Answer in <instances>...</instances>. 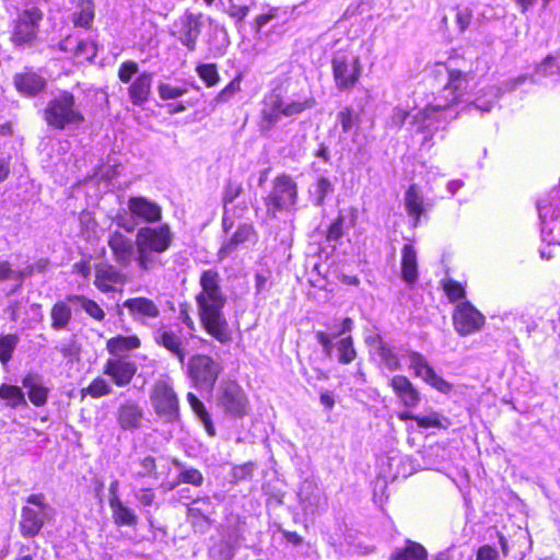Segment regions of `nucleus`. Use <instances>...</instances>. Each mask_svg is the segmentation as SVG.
Listing matches in <instances>:
<instances>
[{
    "instance_id": "43",
    "label": "nucleus",
    "mask_w": 560,
    "mask_h": 560,
    "mask_svg": "<svg viewBox=\"0 0 560 560\" xmlns=\"http://www.w3.org/2000/svg\"><path fill=\"white\" fill-rule=\"evenodd\" d=\"M235 545L231 538H224L213 545L210 550V557L214 560H232L235 555Z\"/></svg>"
},
{
    "instance_id": "46",
    "label": "nucleus",
    "mask_w": 560,
    "mask_h": 560,
    "mask_svg": "<svg viewBox=\"0 0 560 560\" xmlns=\"http://www.w3.org/2000/svg\"><path fill=\"white\" fill-rule=\"evenodd\" d=\"M316 206H323L326 197L334 191L332 183L324 176L317 178L311 190Z\"/></svg>"
},
{
    "instance_id": "26",
    "label": "nucleus",
    "mask_w": 560,
    "mask_h": 560,
    "mask_svg": "<svg viewBox=\"0 0 560 560\" xmlns=\"http://www.w3.org/2000/svg\"><path fill=\"white\" fill-rule=\"evenodd\" d=\"M152 79L153 74L144 71L130 84L128 94L133 105L141 106L148 102L151 93Z\"/></svg>"
},
{
    "instance_id": "33",
    "label": "nucleus",
    "mask_w": 560,
    "mask_h": 560,
    "mask_svg": "<svg viewBox=\"0 0 560 560\" xmlns=\"http://www.w3.org/2000/svg\"><path fill=\"white\" fill-rule=\"evenodd\" d=\"M200 34V22L199 19L194 14L185 16L183 22V30L179 35V42L194 51L196 49L197 38Z\"/></svg>"
},
{
    "instance_id": "23",
    "label": "nucleus",
    "mask_w": 560,
    "mask_h": 560,
    "mask_svg": "<svg viewBox=\"0 0 560 560\" xmlns=\"http://www.w3.org/2000/svg\"><path fill=\"white\" fill-rule=\"evenodd\" d=\"M303 510L307 514H315L327 505V498L324 492L312 482H303L299 492Z\"/></svg>"
},
{
    "instance_id": "34",
    "label": "nucleus",
    "mask_w": 560,
    "mask_h": 560,
    "mask_svg": "<svg viewBox=\"0 0 560 560\" xmlns=\"http://www.w3.org/2000/svg\"><path fill=\"white\" fill-rule=\"evenodd\" d=\"M140 347L137 336H116L107 340L106 348L110 354L117 355Z\"/></svg>"
},
{
    "instance_id": "13",
    "label": "nucleus",
    "mask_w": 560,
    "mask_h": 560,
    "mask_svg": "<svg viewBox=\"0 0 560 560\" xmlns=\"http://www.w3.org/2000/svg\"><path fill=\"white\" fill-rule=\"evenodd\" d=\"M221 370V365L206 354H195L188 362V375L200 389H211Z\"/></svg>"
},
{
    "instance_id": "37",
    "label": "nucleus",
    "mask_w": 560,
    "mask_h": 560,
    "mask_svg": "<svg viewBox=\"0 0 560 560\" xmlns=\"http://www.w3.org/2000/svg\"><path fill=\"white\" fill-rule=\"evenodd\" d=\"M67 301L72 304H79L88 315L98 322L105 318V312L102 307L95 301L84 295L71 294L67 296Z\"/></svg>"
},
{
    "instance_id": "47",
    "label": "nucleus",
    "mask_w": 560,
    "mask_h": 560,
    "mask_svg": "<svg viewBox=\"0 0 560 560\" xmlns=\"http://www.w3.org/2000/svg\"><path fill=\"white\" fill-rule=\"evenodd\" d=\"M196 72L209 88L217 85L220 81V74L214 63H200L196 67Z\"/></svg>"
},
{
    "instance_id": "56",
    "label": "nucleus",
    "mask_w": 560,
    "mask_h": 560,
    "mask_svg": "<svg viewBox=\"0 0 560 560\" xmlns=\"http://www.w3.org/2000/svg\"><path fill=\"white\" fill-rule=\"evenodd\" d=\"M139 71L138 63L132 60L124 61L118 68V78L121 82L128 83Z\"/></svg>"
},
{
    "instance_id": "48",
    "label": "nucleus",
    "mask_w": 560,
    "mask_h": 560,
    "mask_svg": "<svg viewBox=\"0 0 560 560\" xmlns=\"http://www.w3.org/2000/svg\"><path fill=\"white\" fill-rule=\"evenodd\" d=\"M19 337L9 334L0 337V361L7 363L12 358V353L19 343Z\"/></svg>"
},
{
    "instance_id": "20",
    "label": "nucleus",
    "mask_w": 560,
    "mask_h": 560,
    "mask_svg": "<svg viewBox=\"0 0 560 560\" xmlns=\"http://www.w3.org/2000/svg\"><path fill=\"white\" fill-rule=\"evenodd\" d=\"M126 280V275L110 264L101 262L95 267L94 285L104 293L115 291V285H122Z\"/></svg>"
},
{
    "instance_id": "60",
    "label": "nucleus",
    "mask_w": 560,
    "mask_h": 560,
    "mask_svg": "<svg viewBox=\"0 0 560 560\" xmlns=\"http://www.w3.org/2000/svg\"><path fill=\"white\" fill-rule=\"evenodd\" d=\"M254 464L253 463H245L243 465H240V466H235L233 468V478L236 480V481H241V480H245V479H248L252 477L253 475V471H254Z\"/></svg>"
},
{
    "instance_id": "19",
    "label": "nucleus",
    "mask_w": 560,
    "mask_h": 560,
    "mask_svg": "<svg viewBox=\"0 0 560 560\" xmlns=\"http://www.w3.org/2000/svg\"><path fill=\"white\" fill-rule=\"evenodd\" d=\"M107 244L110 248L114 260L118 265L127 267L131 264L133 258L136 259L135 241L121 232L115 231L110 233Z\"/></svg>"
},
{
    "instance_id": "10",
    "label": "nucleus",
    "mask_w": 560,
    "mask_h": 560,
    "mask_svg": "<svg viewBox=\"0 0 560 560\" xmlns=\"http://www.w3.org/2000/svg\"><path fill=\"white\" fill-rule=\"evenodd\" d=\"M331 67L336 88L340 91L351 90L361 77L360 57L352 51H336L331 59Z\"/></svg>"
},
{
    "instance_id": "45",
    "label": "nucleus",
    "mask_w": 560,
    "mask_h": 560,
    "mask_svg": "<svg viewBox=\"0 0 560 560\" xmlns=\"http://www.w3.org/2000/svg\"><path fill=\"white\" fill-rule=\"evenodd\" d=\"M211 514V502L209 498L198 499L192 502V505L188 508V517L195 522L197 520H203L209 522V515Z\"/></svg>"
},
{
    "instance_id": "57",
    "label": "nucleus",
    "mask_w": 560,
    "mask_h": 560,
    "mask_svg": "<svg viewBox=\"0 0 560 560\" xmlns=\"http://www.w3.org/2000/svg\"><path fill=\"white\" fill-rule=\"evenodd\" d=\"M255 232L250 224H242L237 228L235 233L232 235L231 240L237 244H244L245 242L250 241L254 236Z\"/></svg>"
},
{
    "instance_id": "8",
    "label": "nucleus",
    "mask_w": 560,
    "mask_h": 560,
    "mask_svg": "<svg viewBox=\"0 0 560 560\" xmlns=\"http://www.w3.org/2000/svg\"><path fill=\"white\" fill-rule=\"evenodd\" d=\"M21 512L20 530L24 537L36 536L44 523L54 515V509L45 503V497L42 493L31 494Z\"/></svg>"
},
{
    "instance_id": "4",
    "label": "nucleus",
    "mask_w": 560,
    "mask_h": 560,
    "mask_svg": "<svg viewBox=\"0 0 560 560\" xmlns=\"http://www.w3.org/2000/svg\"><path fill=\"white\" fill-rule=\"evenodd\" d=\"M129 218L119 215L117 225L127 233L136 231L139 224L152 225L159 223L163 217L162 207L154 200L144 196H131L127 201Z\"/></svg>"
},
{
    "instance_id": "25",
    "label": "nucleus",
    "mask_w": 560,
    "mask_h": 560,
    "mask_svg": "<svg viewBox=\"0 0 560 560\" xmlns=\"http://www.w3.org/2000/svg\"><path fill=\"white\" fill-rule=\"evenodd\" d=\"M60 49L65 51H71L78 58L85 60H92L97 54V45L94 40L78 39L72 36L67 37L60 43Z\"/></svg>"
},
{
    "instance_id": "40",
    "label": "nucleus",
    "mask_w": 560,
    "mask_h": 560,
    "mask_svg": "<svg viewBox=\"0 0 560 560\" xmlns=\"http://www.w3.org/2000/svg\"><path fill=\"white\" fill-rule=\"evenodd\" d=\"M0 399L5 400L7 406L18 408L26 406V399L22 389L14 385L1 384L0 385Z\"/></svg>"
},
{
    "instance_id": "38",
    "label": "nucleus",
    "mask_w": 560,
    "mask_h": 560,
    "mask_svg": "<svg viewBox=\"0 0 560 560\" xmlns=\"http://www.w3.org/2000/svg\"><path fill=\"white\" fill-rule=\"evenodd\" d=\"M187 401L189 402L194 412L198 416L199 420L205 425L207 433L209 435L213 436L215 434L214 425L211 421V417L208 413L203 402L201 400H199V398L192 393H188Z\"/></svg>"
},
{
    "instance_id": "35",
    "label": "nucleus",
    "mask_w": 560,
    "mask_h": 560,
    "mask_svg": "<svg viewBox=\"0 0 560 560\" xmlns=\"http://www.w3.org/2000/svg\"><path fill=\"white\" fill-rule=\"evenodd\" d=\"M51 328L55 330L66 329L71 320L72 313L66 302H57L50 311Z\"/></svg>"
},
{
    "instance_id": "31",
    "label": "nucleus",
    "mask_w": 560,
    "mask_h": 560,
    "mask_svg": "<svg viewBox=\"0 0 560 560\" xmlns=\"http://www.w3.org/2000/svg\"><path fill=\"white\" fill-rule=\"evenodd\" d=\"M109 508L113 513V520L119 526H135L138 523L136 512L125 505L119 498H109Z\"/></svg>"
},
{
    "instance_id": "50",
    "label": "nucleus",
    "mask_w": 560,
    "mask_h": 560,
    "mask_svg": "<svg viewBox=\"0 0 560 560\" xmlns=\"http://www.w3.org/2000/svg\"><path fill=\"white\" fill-rule=\"evenodd\" d=\"M417 423L420 428H446L448 421L438 412H431L427 416H418Z\"/></svg>"
},
{
    "instance_id": "27",
    "label": "nucleus",
    "mask_w": 560,
    "mask_h": 560,
    "mask_svg": "<svg viewBox=\"0 0 560 560\" xmlns=\"http://www.w3.org/2000/svg\"><path fill=\"white\" fill-rule=\"evenodd\" d=\"M22 385L27 389L28 399L33 405L40 407L47 402L49 388L44 386L39 374H27L22 380Z\"/></svg>"
},
{
    "instance_id": "58",
    "label": "nucleus",
    "mask_w": 560,
    "mask_h": 560,
    "mask_svg": "<svg viewBox=\"0 0 560 560\" xmlns=\"http://www.w3.org/2000/svg\"><path fill=\"white\" fill-rule=\"evenodd\" d=\"M409 116V112L401 106L394 107L392 115L387 120V125L392 127L400 128Z\"/></svg>"
},
{
    "instance_id": "1",
    "label": "nucleus",
    "mask_w": 560,
    "mask_h": 560,
    "mask_svg": "<svg viewBox=\"0 0 560 560\" xmlns=\"http://www.w3.org/2000/svg\"><path fill=\"white\" fill-rule=\"evenodd\" d=\"M199 284L201 290L195 300L200 323L215 340L226 343L231 340V330L223 313L228 299L219 272L213 269L202 271Z\"/></svg>"
},
{
    "instance_id": "53",
    "label": "nucleus",
    "mask_w": 560,
    "mask_h": 560,
    "mask_svg": "<svg viewBox=\"0 0 560 560\" xmlns=\"http://www.w3.org/2000/svg\"><path fill=\"white\" fill-rule=\"evenodd\" d=\"M337 120L341 125L342 131L349 132L351 128L357 124L358 116L351 107H345L338 113Z\"/></svg>"
},
{
    "instance_id": "14",
    "label": "nucleus",
    "mask_w": 560,
    "mask_h": 560,
    "mask_svg": "<svg viewBox=\"0 0 560 560\" xmlns=\"http://www.w3.org/2000/svg\"><path fill=\"white\" fill-rule=\"evenodd\" d=\"M485 320V316L468 301L457 304L453 314L454 328L460 336L479 331Z\"/></svg>"
},
{
    "instance_id": "41",
    "label": "nucleus",
    "mask_w": 560,
    "mask_h": 560,
    "mask_svg": "<svg viewBox=\"0 0 560 560\" xmlns=\"http://www.w3.org/2000/svg\"><path fill=\"white\" fill-rule=\"evenodd\" d=\"M94 19V3L92 0H80L78 11L73 13L75 26L89 27Z\"/></svg>"
},
{
    "instance_id": "29",
    "label": "nucleus",
    "mask_w": 560,
    "mask_h": 560,
    "mask_svg": "<svg viewBox=\"0 0 560 560\" xmlns=\"http://www.w3.org/2000/svg\"><path fill=\"white\" fill-rule=\"evenodd\" d=\"M14 84L18 91L27 96H34L45 88V80L34 73H20L14 77Z\"/></svg>"
},
{
    "instance_id": "28",
    "label": "nucleus",
    "mask_w": 560,
    "mask_h": 560,
    "mask_svg": "<svg viewBox=\"0 0 560 560\" xmlns=\"http://www.w3.org/2000/svg\"><path fill=\"white\" fill-rule=\"evenodd\" d=\"M405 207L407 213L412 217V226L417 228L420 217L424 213V199L417 185H411L405 194Z\"/></svg>"
},
{
    "instance_id": "54",
    "label": "nucleus",
    "mask_w": 560,
    "mask_h": 560,
    "mask_svg": "<svg viewBox=\"0 0 560 560\" xmlns=\"http://www.w3.org/2000/svg\"><path fill=\"white\" fill-rule=\"evenodd\" d=\"M443 289H444L447 298L452 302H455L459 299L465 298L464 287L459 282H457L453 279H448V280L444 281Z\"/></svg>"
},
{
    "instance_id": "42",
    "label": "nucleus",
    "mask_w": 560,
    "mask_h": 560,
    "mask_svg": "<svg viewBox=\"0 0 560 560\" xmlns=\"http://www.w3.org/2000/svg\"><path fill=\"white\" fill-rule=\"evenodd\" d=\"M336 350L340 364H350L357 358V351L351 336H346L338 340L336 342Z\"/></svg>"
},
{
    "instance_id": "16",
    "label": "nucleus",
    "mask_w": 560,
    "mask_h": 560,
    "mask_svg": "<svg viewBox=\"0 0 560 560\" xmlns=\"http://www.w3.org/2000/svg\"><path fill=\"white\" fill-rule=\"evenodd\" d=\"M408 358L410 369L413 370L417 377H421L425 383L442 393H446L451 389V385L434 372L423 354L417 351H409Z\"/></svg>"
},
{
    "instance_id": "18",
    "label": "nucleus",
    "mask_w": 560,
    "mask_h": 560,
    "mask_svg": "<svg viewBox=\"0 0 560 560\" xmlns=\"http://www.w3.org/2000/svg\"><path fill=\"white\" fill-rule=\"evenodd\" d=\"M153 338L159 346L164 347L184 364L187 352L184 347V338L180 334V329L176 331L166 325H162L154 330Z\"/></svg>"
},
{
    "instance_id": "39",
    "label": "nucleus",
    "mask_w": 560,
    "mask_h": 560,
    "mask_svg": "<svg viewBox=\"0 0 560 560\" xmlns=\"http://www.w3.org/2000/svg\"><path fill=\"white\" fill-rule=\"evenodd\" d=\"M390 560H427V550L418 542L408 541L392 556Z\"/></svg>"
},
{
    "instance_id": "3",
    "label": "nucleus",
    "mask_w": 560,
    "mask_h": 560,
    "mask_svg": "<svg viewBox=\"0 0 560 560\" xmlns=\"http://www.w3.org/2000/svg\"><path fill=\"white\" fill-rule=\"evenodd\" d=\"M469 82L467 74L459 70L448 72L447 83L441 91V95L435 104L428 105L413 117V124L430 128L439 121L444 112L453 104L463 100L467 93Z\"/></svg>"
},
{
    "instance_id": "15",
    "label": "nucleus",
    "mask_w": 560,
    "mask_h": 560,
    "mask_svg": "<svg viewBox=\"0 0 560 560\" xmlns=\"http://www.w3.org/2000/svg\"><path fill=\"white\" fill-rule=\"evenodd\" d=\"M526 79L527 78L525 75H520L516 79L505 81L503 83V88L492 85L480 90L479 95L469 105V112L472 109L480 110L481 113L490 112L503 92L515 90L518 85L523 84Z\"/></svg>"
},
{
    "instance_id": "52",
    "label": "nucleus",
    "mask_w": 560,
    "mask_h": 560,
    "mask_svg": "<svg viewBox=\"0 0 560 560\" xmlns=\"http://www.w3.org/2000/svg\"><path fill=\"white\" fill-rule=\"evenodd\" d=\"M140 469L133 472V478L140 479L144 477H149L155 474L156 464L155 458L151 455H148L139 460Z\"/></svg>"
},
{
    "instance_id": "17",
    "label": "nucleus",
    "mask_w": 560,
    "mask_h": 560,
    "mask_svg": "<svg viewBox=\"0 0 560 560\" xmlns=\"http://www.w3.org/2000/svg\"><path fill=\"white\" fill-rule=\"evenodd\" d=\"M136 372V363L121 355L108 359L103 368V373L110 377L118 387H125L130 384Z\"/></svg>"
},
{
    "instance_id": "11",
    "label": "nucleus",
    "mask_w": 560,
    "mask_h": 560,
    "mask_svg": "<svg viewBox=\"0 0 560 560\" xmlns=\"http://www.w3.org/2000/svg\"><path fill=\"white\" fill-rule=\"evenodd\" d=\"M42 20L43 12L38 8L23 10L13 23L12 43L20 47L31 46L37 38Z\"/></svg>"
},
{
    "instance_id": "2",
    "label": "nucleus",
    "mask_w": 560,
    "mask_h": 560,
    "mask_svg": "<svg viewBox=\"0 0 560 560\" xmlns=\"http://www.w3.org/2000/svg\"><path fill=\"white\" fill-rule=\"evenodd\" d=\"M174 242V233L168 223L156 226L142 225L135 237L136 264L140 271L151 272L164 266L162 255Z\"/></svg>"
},
{
    "instance_id": "59",
    "label": "nucleus",
    "mask_w": 560,
    "mask_h": 560,
    "mask_svg": "<svg viewBox=\"0 0 560 560\" xmlns=\"http://www.w3.org/2000/svg\"><path fill=\"white\" fill-rule=\"evenodd\" d=\"M179 478L183 482L190 483L194 486H201L203 482L202 474L198 469H187L180 472Z\"/></svg>"
},
{
    "instance_id": "9",
    "label": "nucleus",
    "mask_w": 560,
    "mask_h": 560,
    "mask_svg": "<svg viewBox=\"0 0 560 560\" xmlns=\"http://www.w3.org/2000/svg\"><path fill=\"white\" fill-rule=\"evenodd\" d=\"M298 201V185L285 174L277 176L272 189L265 198L267 214L275 218L278 212L290 211Z\"/></svg>"
},
{
    "instance_id": "44",
    "label": "nucleus",
    "mask_w": 560,
    "mask_h": 560,
    "mask_svg": "<svg viewBox=\"0 0 560 560\" xmlns=\"http://www.w3.org/2000/svg\"><path fill=\"white\" fill-rule=\"evenodd\" d=\"M539 219L542 224V232L547 230L549 220L558 221L560 220V208L559 206L553 207V205L548 200H540L537 203Z\"/></svg>"
},
{
    "instance_id": "5",
    "label": "nucleus",
    "mask_w": 560,
    "mask_h": 560,
    "mask_svg": "<svg viewBox=\"0 0 560 560\" xmlns=\"http://www.w3.org/2000/svg\"><path fill=\"white\" fill-rule=\"evenodd\" d=\"M44 118L56 129H65L69 125H79L84 120L73 94L68 91L60 92L47 103Z\"/></svg>"
},
{
    "instance_id": "7",
    "label": "nucleus",
    "mask_w": 560,
    "mask_h": 560,
    "mask_svg": "<svg viewBox=\"0 0 560 560\" xmlns=\"http://www.w3.org/2000/svg\"><path fill=\"white\" fill-rule=\"evenodd\" d=\"M312 100L285 101L280 94L272 93L266 96L261 109L260 126L271 129L282 117H291L313 107Z\"/></svg>"
},
{
    "instance_id": "62",
    "label": "nucleus",
    "mask_w": 560,
    "mask_h": 560,
    "mask_svg": "<svg viewBox=\"0 0 560 560\" xmlns=\"http://www.w3.org/2000/svg\"><path fill=\"white\" fill-rule=\"evenodd\" d=\"M471 11L468 8H458L456 12V23L460 32L465 31L471 21Z\"/></svg>"
},
{
    "instance_id": "21",
    "label": "nucleus",
    "mask_w": 560,
    "mask_h": 560,
    "mask_svg": "<svg viewBox=\"0 0 560 560\" xmlns=\"http://www.w3.org/2000/svg\"><path fill=\"white\" fill-rule=\"evenodd\" d=\"M122 306L129 311L130 316L140 323L155 319L160 316L159 306L149 298L139 296L126 300Z\"/></svg>"
},
{
    "instance_id": "6",
    "label": "nucleus",
    "mask_w": 560,
    "mask_h": 560,
    "mask_svg": "<svg viewBox=\"0 0 560 560\" xmlns=\"http://www.w3.org/2000/svg\"><path fill=\"white\" fill-rule=\"evenodd\" d=\"M150 402L155 415L164 423L179 421V399L170 377H160L150 390Z\"/></svg>"
},
{
    "instance_id": "12",
    "label": "nucleus",
    "mask_w": 560,
    "mask_h": 560,
    "mask_svg": "<svg viewBox=\"0 0 560 560\" xmlns=\"http://www.w3.org/2000/svg\"><path fill=\"white\" fill-rule=\"evenodd\" d=\"M217 405L226 415L243 418L248 411V400L243 388L236 382H223L217 392Z\"/></svg>"
},
{
    "instance_id": "30",
    "label": "nucleus",
    "mask_w": 560,
    "mask_h": 560,
    "mask_svg": "<svg viewBox=\"0 0 560 560\" xmlns=\"http://www.w3.org/2000/svg\"><path fill=\"white\" fill-rule=\"evenodd\" d=\"M352 326L353 320L350 317H346L342 319L341 327L338 332L327 334L322 330L315 332L316 341L322 346V350L326 357L330 358L332 355V350L336 348L334 340L339 336L351 331Z\"/></svg>"
},
{
    "instance_id": "36",
    "label": "nucleus",
    "mask_w": 560,
    "mask_h": 560,
    "mask_svg": "<svg viewBox=\"0 0 560 560\" xmlns=\"http://www.w3.org/2000/svg\"><path fill=\"white\" fill-rule=\"evenodd\" d=\"M381 363L389 371H397L400 369V361L395 351V348L384 341H378L376 350Z\"/></svg>"
},
{
    "instance_id": "61",
    "label": "nucleus",
    "mask_w": 560,
    "mask_h": 560,
    "mask_svg": "<svg viewBox=\"0 0 560 560\" xmlns=\"http://www.w3.org/2000/svg\"><path fill=\"white\" fill-rule=\"evenodd\" d=\"M343 222L342 215H339L329 226L327 238L329 241H337L343 235Z\"/></svg>"
},
{
    "instance_id": "55",
    "label": "nucleus",
    "mask_w": 560,
    "mask_h": 560,
    "mask_svg": "<svg viewBox=\"0 0 560 560\" xmlns=\"http://www.w3.org/2000/svg\"><path fill=\"white\" fill-rule=\"evenodd\" d=\"M241 90V79H233L215 97L217 103L229 102Z\"/></svg>"
},
{
    "instance_id": "22",
    "label": "nucleus",
    "mask_w": 560,
    "mask_h": 560,
    "mask_svg": "<svg viewBox=\"0 0 560 560\" xmlns=\"http://www.w3.org/2000/svg\"><path fill=\"white\" fill-rule=\"evenodd\" d=\"M143 409L132 400L121 404L116 412V421L122 430L135 431L141 428Z\"/></svg>"
},
{
    "instance_id": "64",
    "label": "nucleus",
    "mask_w": 560,
    "mask_h": 560,
    "mask_svg": "<svg viewBox=\"0 0 560 560\" xmlns=\"http://www.w3.org/2000/svg\"><path fill=\"white\" fill-rule=\"evenodd\" d=\"M499 553L497 549L491 546L485 545L479 548L476 560H498Z\"/></svg>"
},
{
    "instance_id": "49",
    "label": "nucleus",
    "mask_w": 560,
    "mask_h": 560,
    "mask_svg": "<svg viewBox=\"0 0 560 560\" xmlns=\"http://www.w3.org/2000/svg\"><path fill=\"white\" fill-rule=\"evenodd\" d=\"M83 390L85 392L86 395H90L93 398H101L103 396L109 395L113 388L106 380H104L103 377H96Z\"/></svg>"
},
{
    "instance_id": "24",
    "label": "nucleus",
    "mask_w": 560,
    "mask_h": 560,
    "mask_svg": "<svg viewBox=\"0 0 560 560\" xmlns=\"http://www.w3.org/2000/svg\"><path fill=\"white\" fill-rule=\"evenodd\" d=\"M389 384L404 406L413 408L419 404L420 394L408 377L395 375Z\"/></svg>"
},
{
    "instance_id": "63",
    "label": "nucleus",
    "mask_w": 560,
    "mask_h": 560,
    "mask_svg": "<svg viewBox=\"0 0 560 560\" xmlns=\"http://www.w3.org/2000/svg\"><path fill=\"white\" fill-rule=\"evenodd\" d=\"M559 67L556 65V60L552 57H547L538 67L537 73L541 75H550L558 71Z\"/></svg>"
},
{
    "instance_id": "51",
    "label": "nucleus",
    "mask_w": 560,
    "mask_h": 560,
    "mask_svg": "<svg viewBox=\"0 0 560 560\" xmlns=\"http://www.w3.org/2000/svg\"><path fill=\"white\" fill-rule=\"evenodd\" d=\"M158 92H159V96L162 100L167 101V100H176V98L182 97L183 95H185L187 93V90L179 88V86L172 85L170 83H160L158 85Z\"/></svg>"
},
{
    "instance_id": "32",
    "label": "nucleus",
    "mask_w": 560,
    "mask_h": 560,
    "mask_svg": "<svg viewBox=\"0 0 560 560\" xmlns=\"http://www.w3.org/2000/svg\"><path fill=\"white\" fill-rule=\"evenodd\" d=\"M401 273L408 283H413L418 278L417 252L411 244H405L401 249Z\"/></svg>"
}]
</instances>
